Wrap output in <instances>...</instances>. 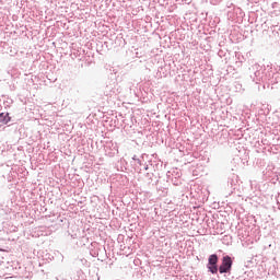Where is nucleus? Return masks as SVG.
Wrapping results in <instances>:
<instances>
[{
  "instance_id": "5",
  "label": "nucleus",
  "mask_w": 280,
  "mask_h": 280,
  "mask_svg": "<svg viewBox=\"0 0 280 280\" xmlns=\"http://www.w3.org/2000/svg\"><path fill=\"white\" fill-rule=\"evenodd\" d=\"M8 121H10V120H4V124H8Z\"/></svg>"
},
{
  "instance_id": "2",
  "label": "nucleus",
  "mask_w": 280,
  "mask_h": 280,
  "mask_svg": "<svg viewBox=\"0 0 280 280\" xmlns=\"http://www.w3.org/2000/svg\"><path fill=\"white\" fill-rule=\"evenodd\" d=\"M208 261H209V266H218V255L215 254L210 255Z\"/></svg>"
},
{
  "instance_id": "4",
  "label": "nucleus",
  "mask_w": 280,
  "mask_h": 280,
  "mask_svg": "<svg viewBox=\"0 0 280 280\" xmlns=\"http://www.w3.org/2000/svg\"><path fill=\"white\" fill-rule=\"evenodd\" d=\"M3 117L5 118V116L3 114H0V119H3Z\"/></svg>"
},
{
  "instance_id": "1",
  "label": "nucleus",
  "mask_w": 280,
  "mask_h": 280,
  "mask_svg": "<svg viewBox=\"0 0 280 280\" xmlns=\"http://www.w3.org/2000/svg\"><path fill=\"white\" fill-rule=\"evenodd\" d=\"M231 268H233V260L231 259L230 256H224L222 259V264L219 267L220 275L231 272Z\"/></svg>"
},
{
  "instance_id": "3",
  "label": "nucleus",
  "mask_w": 280,
  "mask_h": 280,
  "mask_svg": "<svg viewBox=\"0 0 280 280\" xmlns=\"http://www.w3.org/2000/svg\"><path fill=\"white\" fill-rule=\"evenodd\" d=\"M208 268L212 275H218V265H209Z\"/></svg>"
}]
</instances>
